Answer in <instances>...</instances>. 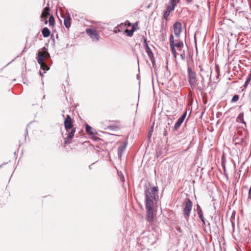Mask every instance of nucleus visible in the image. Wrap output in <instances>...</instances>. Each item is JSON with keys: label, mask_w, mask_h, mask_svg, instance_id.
<instances>
[{"label": "nucleus", "mask_w": 251, "mask_h": 251, "mask_svg": "<svg viewBox=\"0 0 251 251\" xmlns=\"http://www.w3.org/2000/svg\"><path fill=\"white\" fill-rule=\"evenodd\" d=\"M145 204L154 205V203L157 202L159 199L158 187L149 183L148 185L145 187Z\"/></svg>", "instance_id": "f257e3e1"}, {"label": "nucleus", "mask_w": 251, "mask_h": 251, "mask_svg": "<svg viewBox=\"0 0 251 251\" xmlns=\"http://www.w3.org/2000/svg\"><path fill=\"white\" fill-rule=\"evenodd\" d=\"M43 50L45 51V54L39 52L38 56L37 57V60L38 63L40 65L41 69L44 71V73H45L46 71L50 69V67L44 62V60H46L47 62L50 60V55L47 51V50L45 48H43Z\"/></svg>", "instance_id": "f03ea898"}, {"label": "nucleus", "mask_w": 251, "mask_h": 251, "mask_svg": "<svg viewBox=\"0 0 251 251\" xmlns=\"http://www.w3.org/2000/svg\"><path fill=\"white\" fill-rule=\"evenodd\" d=\"M187 72L189 85L192 89H194L197 85L196 73L189 65H188Z\"/></svg>", "instance_id": "7ed1b4c3"}, {"label": "nucleus", "mask_w": 251, "mask_h": 251, "mask_svg": "<svg viewBox=\"0 0 251 251\" xmlns=\"http://www.w3.org/2000/svg\"><path fill=\"white\" fill-rule=\"evenodd\" d=\"M192 206L193 203L192 201L189 199H187L185 201V207L183 210L184 216L187 221L189 220Z\"/></svg>", "instance_id": "20e7f679"}, {"label": "nucleus", "mask_w": 251, "mask_h": 251, "mask_svg": "<svg viewBox=\"0 0 251 251\" xmlns=\"http://www.w3.org/2000/svg\"><path fill=\"white\" fill-rule=\"evenodd\" d=\"M145 207L147 210V220L149 223H152L154 220V205L151 204H145Z\"/></svg>", "instance_id": "39448f33"}, {"label": "nucleus", "mask_w": 251, "mask_h": 251, "mask_svg": "<svg viewBox=\"0 0 251 251\" xmlns=\"http://www.w3.org/2000/svg\"><path fill=\"white\" fill-rule=\"evenodd\" d=\"M64 124L65 128L68 133L72 131L74 129H75V131H76L75 127H74L73 121L69 115H67L64 122Z\"/></svg>", "instance_id": "423d86ee"}, {"label": "nucleus", "mask_w": 251, "mask_h": 251, "mask_svg": "<svg viewBox=\"0 0 251 251\" xmlns=\"http://www.w3.org/2000/svg\"><path fill=\"white\" fill-rule=\"evenodd\" d=\"M86 33L92 38L93 41H98L100 39V35L98 34L96 30L91 28H87L86 29Z\"/></svg>", "instance_id": "0eeeda50"}, {"label": "nucleus", "mask_w": 251, "mask_h": 251, "mask_svg": "<svg viewBox=\"0 0 251 251\" xmlns=\"http://www.w3.org/2000/svg\"><path fill=\"white\" fill-rule=\"evenodd\" d=\"M50 10V8L49 7V3H48L47 6L43 9L40 17L41 21L44 22L45 25H47L48 23L47 19L49 15Z\"/></svg>", "instance_id": "6e6552de"}, {"label": "nucleus", "mask_w": 251, "mask_h": 251, "mask_svg": "<svg viewBox=\"0 0 251 251\" xmlns=\"http://www.w3.org/2000/svg\"><path fill=\"white\" fill-rule=\"evenodd\" d=\"M187 115V110H185L183 114L179 118L175 123L174 126L173 128V130L174 131L177 130L181 126L182 123L184 121Z\"/></svg>", "instance_id": "1a4fd4ad"}, {"label": "nucleus", "mask_w": 251, "mask_h": 251, "mask_svg": "<svg viewBox=\"0 0 251 251\" xmlns=\"http://www.w3.org/2000/svg\"><path fill=\"white\" fill-rule=\"evenodd\" d=\"M174 32L176 37L179 38L182 32V25L179 22H176L173 25Z\"/></svg>", "instance_id": "9d476101"}, {"label": "nucleus", "mask_w": 251, "mask_h": 251, "mask_svg": "<svg viewBox=\"0 0 251 251\" xmlns=\"http://www.w3.org/2000/svg\"><path fill=\"white\" fill-rule=\"evenodd\" d=\"M127 145V142L126 141L122 143V145L119 147L118 150V155L119 158H121L122 157L123 153L126 150Z\"/></svg>", "instance_id": "9b49d317"}, {"label": "nucleus", "mask_w": 251, "mask_h": 251, "mask_svg": "<svg viewBox=\"0 0 251 251\" xmlns=\"http://www.w3.org/2000/svg\"><path fill=\"white\" fill-rule=\"evenodd\" d=\"M145 50H146V52L147 53V54H148L149 57L150 58V59L152 63L153 67H155V58L154 57V55H153L152 51H151L150 48H147V49H146Z\"/></svg>", "instance_id": "f8f14e48"}, {"label": "nucleus", "mask_w": 251, "mask_h": 251, "mask_svg": "<svg viewBox=\"0 0 251 251\" xmlns=\"http://www.w3.org/2000/svg\"><path fill=\"white\" fill-rule=\"evenodd\" d=\"M75 133V129H73L72 131H71L69 133H68V135L64 139V144L68 145L70 144L69 142L70 140H71L74 136Z\"/></svg>", "instance_id": "ddd939ff"}, {"label": "nucleus", "mask_w": 251, "mask_h": 251, "mask_svg": "<svg viewBox=\"0 0 251 251\" xmlns=\"http://www.w3.org/2000/svg\"><path fill=\"white\" fill-rule=\"evenodd\" d=\"M168 123L166 126V127L164 128L163 130V136H166L168 134V132L170 130V126L172 124V120L171 118H168L167 119Z\"/></svg>", "instance_id": "4468645a"}, {"label": "nucleus", "mask_w": 251, "mask_h": 251, "mask_svg": "<svg viewBox=\"0 0 251 251\" xmlns=\"http://www.w3.org/2000/svg\"><path fill=\"white\" fill-rule=\"evenodd\" d=\"M71 18L69 13H68L67 16L64 18V24L65 27L67 28H69L71 26Z\"/></svg>", "instance_id": "2eb2a0df"}, {"label": "nucleus", "mask_w": 251, "mask_h": 251, "mask_svg": "<svg viewBox=\"0 0 251 251\" xmlns=\"http://www.w3.org/2000/svg\"><path fill=\"white\" fill-rule=\"evenodd\" d=\"M236 121L238 123H241L246 126V123L244 120V112H241L237 117Z\"/></svg>", "instance_id": "dca6fc26"}, {"label": "nucleus", "mask_w": 251, "mask_h": 251, "mask_svg": "<svg viewBox=\"0 0 251 251\" xmlns=\"http://www.w3.org/2000/svg\"><path fill=\"white\" fill-rule=\"evenodd\" d=\"M42 33L43 37L45 38H47L49 37V36L50 35V31L48 27H45L43 28L42 30Z\"/></svg>", "instance_id": "f3484780"}, {"label": "nucleus", "mask_w": 251, "mask_h": 251, "mask_svg": "<svg viewBox=\"0 0 251 251\" xmlns=\"http://www.w3.org/2000/svg\"><path fill=\"white\" fill-rule=\"evenodd\" d=\"M173 45L174 48H178L179 51H181L182 48L183 47L184 44L182 41H178V42L175 43Z\"/></svg>", "instance_id": "a211bd4d"}, {"label": "nucleus", "mask_w": 251, "mask_h": 251, "mask_svg": "<svg viewBox=\"0 0 251 251\" xmlns=\"http://www.w3.org/2000/svg\"><path fill=\"white\" fill-rule=\"evenodd\" d=\"M233 140L235 144L240 145L244 141V139L242 138H240L238 137H235L234 136Z\"/></svg>", "instance_id": "6ab92c4d"}, {"label": "nucleus", "mask_w": 251, "mask_h": 251, "mask_svg": "<svg viewBox=\"0 0 251 251\" xmlns=\"http://www.w3.org/2000/svg\"><path fill=\"white\" fill-rule=\"evenodd\" d=\"M85 129L87 133L89 135H94V133L92 131V127L88 125V124L86 125Z\"/></svg>", "instance_id": "aec40b11"}, {"label": "nucleus", "mask_w": 251, "mask_h": 251, "mask_svg": "<svg viewBox=\"0 0 251 251\" xmlns=\"http://www.w3.org/2000/svg\"><path fill=\"white\" fill-rule=\"evenodd\" d=\"M251 81V73L249 74L248 78L246 79V80L244 84V88H246L249 85V84L250 83Z\"/></svg>", "instance_id": "412c9836"}, {"label": "nucleus", "mask_w": 251, "mask_h": 251, "mask_svg": "<svg viewBox=\"0 0 251 251\" xmlns=\"http://www.w3.org/2000/svg\"><path fill=\"white\" fill-rule=\"evenodd\" d=\"M49 23L50 26H53L54 25L55 20L53 15H51L49 16Z\"/></svg>", "instance_id": "4be33fe9"}, {"label": "nucleus", "mask_w": 251, "mask_h": 251, "mask_svg": "<svg viewBox=\"0 0 251 251\" xmlns=\"http://www.w3.org/2000/svg\"><path fill=\"white\" fill-rule=\"evenodd\" d=\"M153 126H154V123L152 125V126H151V127H150V130L149 131V132H148V140H150L151 136H152V132L153 131Z\"/></svg>", "instance_id": "5701e85b"}, {"label": "nucleus", "mask_w": 251, "mask_h": 251, "mask_svg": "<svg viewBox=\"0 0 251 251\" xmlns=\"http://www.w3.org/2000/svg\"><path fill=\"white\" fill-rule=\"evenodd\" d=\"M204 231L206 233H208V232L211 233V232L210 224L208 222H207V224L206 225V226H205V227H204Z\"/></svg>", "instance_id": "b1692460"}, {"label": "nucleus", "mask_w": 251, "mask_h": 251, "mask_svg": "<svg viewBox=\"0 0 251 251\" xmlns=\"http://www.w3.org/2000/svg\"><path fill=\"white\" fill-rule=\"evenodd\" d=\"M126 26V24H124V23H122L120 25H119L116 27V28L117 29L118 32H120L122 31V30Z\"/></svg>", "instance_id": "393cba45"}, {"label": "nucleus", "mask_w": 251, "mask_h": 251, "mask_svg": "<svg viewBox=\"0 0 251 251\" xmlns=\"http://www.w3.org/2000/svg\"><path fill=\"white\" fill-rule=\"evenodd\" d=\"M171 5H169L167 6L166 10L165 11H168L170 13L171 12L174 10L176 6L174 5V4H170Z\"/></svg>", "instance_id": "a878e982"}, {"label": "nucleus", "mask_w": 251, "mask_h": 251, "mask_svg": "<svg viewBox=\"0 0 251 251\" xmlns=\"http://www.w3.org/2000/svg\"><path fill=\"white\" fill-rule=\"evenodd\" d=\"M239 99V96L237 94L234 95L231 99V102H235L237 101Z\"/></svg>", "instance_id": "bb28decb"}, {"label": "nucleus", "mask_w": 251, "mask_h": 251, "mask_svg": "<svg viewBox=\"0 0 251 251\" xmlns=\"http://www.w3.org/2000/svg\"><path fill=\"white\" fill-rule=\"evenodd\" d=\"M180 56L181 58V59L183 61H184L186 59V55H185V50H182L181 49V51H180Z\"/></svg>", "instance_id": "cd10ccee"}, {"label": "nucleus", "mask_w": 251, "mask_h": 251, "mask_svg": "<svg viewBox=\"0 0 251 251\" xmlns=\"http://www.w3.org/2000/svg\"><path fill=\"white\" fill-rule=\"evenodd\" d=\"M126 33V35L128 37H131L133 34V31H132L131 29H126L125 31Z\"/></svg>", "instance_id": "c85d7f7f"}, {"label": "nucleus", "mask_w": 251, "mask_h": 251, "mask_svg": "<svg viewBox=\"0 0 251 251\" xmlns=\"http://www.w3.org/2000/svg\"><path fill=\"white\" fill-rule=\"evenodd\" d=\"M143 42H144L143 45H144V47L145 49L146 50L147 49V48H150L148 44L147 39L145 37H143Z\"/></svg>", "instance_id": "c756f323"}, {"label": "nucleus", "mask_w": 251, "mask_h": 251, "mask_svg": "<svg viewBox=\"0 0 251 251\" xmlns=\"http://www.w3.org/2000/svg\"><path fill=\"white\" fill-rule=\"evenodd\" d=\"M138 29V24H137V23L136 22L135 23L133 24L132 26V27L131 28V29L133 31V32L135 31L136 30H137V29Z\"/></svg>", "instance_id": "7c9ffc66"}, {"label": "nucleus", "mask_w": 251, "mask_h": 251, "mask_svg": "<svg viewBox=\"0 0 251 251\" xmlns=\"http://www.w3.org/2000/svg\"><path fill=\"white\" fill-rule=\"evenodd\" d=\"M169 40H170V46H173V45H174V44L175 42V40H174V37L173 34H171V35L170 36Z\"/></svg>", "instance_id": "2f4dec72"}, {"label": "nucleus", "mask_w": 251, "mask_h": 251, "mask_svg": "<svg viewBox=\"0 0 251 251\" xmlns=\"http://www.w3.org/2000/svg\"><path fill=\"white\" fill-rule=\"evenodd\" d=\"M179 1L180 0H169V4H174V5L176 6Z\"/></svg>", "instance_id": "473e14b6"}, {"label": "nucleus", "mask_w": 251, "mask_h": 251, "mask_svg": "<svg viewBox=\"0 0 251 251\" xmlns=\"http://www.w3.org/2000/svg\"><path fill=\"white\" fill-rule=\"evenodd\" d=\"M170 13L169 12V10L168 11H165L164 12V13H163V18L165 19H167L168 17L169 16Z\"/></svg>", "instance_id": "72a5a7b5"}, {"label": "nucleus", "mask_w": 251, "mask_h": 251, "mask_svg": "<svg viewBox=\"0 0 251 251\" xmlns=\"http://www.w3.org/2000/svg\"><path fill=\"white\" fill-rule=\"evenodd\" d=\"M198 214L199 215V217L200 218V219L201 220H203V219H204L203 216V212L202 211V212H198Z\"/></svg>", "instance_id": "f704fd0d"}, {"label": "nucleus", "mask_w": 251, "mask_h": 251, "mask_svg": "<svg viewBox=\"0 0 251 251\" xmlns=\"http://www.w3.org/2000/svg\"><path fill=\"white\" fill-rule=\"evenodd\" d=\"M170 47H171L172 54H175V53H176V50L175 48L174 47V46H171Z\"/></svg>", "instance_id": "c9c22d12"}, {"label": "nucleus", "mask_w": 251, "mask_h": 251, "mask_svg": "<svg viewBox=\"0 0 251 251\" xmlns=\"http://www.w3.org/2000/svg\"><path fill=\"white\" fill-rule=\"evenodd\" d=\"M248 198L251 200V185L249 190Z\"/></svg>", "instance_id": "e433bc0d"}, {"label": "nucleus", "mask_w": 251, "mask_h": 251, "mask_svg": "<svg viewBox=\"0 0 251 251\" xmlns=\"http://www.w3.org/2000/svg\"><path fill=\"white\" fill-rule=\"evenodd\" d=\"M197 213L199 212H202V209L201 208L200 206L198 204L197 205Z\"/></svg>", "instance_id": "4c0bfd02"}, {"label": "nucleus", "mask_w": 251, "mask_h": 251, "mask_svg": "<svg viewBox=\"0 0 251 251\" xmlns=\"http://www.w3.org/2000/svg\"><path fill=\"white\" fill-rule=\"evenodd\" d=\"M201 222H202V225L203 226H206L207 222H205V219H203V220H201Z\"/></svg>", "instance_id": "58836bf2"}, {"label": "nucleus", "mask_w": 251, "mask_h": 251, "mask_svg": "<svg viewBox=\"0 0 251 251\" xmlns=\"http://www.w3.org/2000/svg\"><path fill=\"white\" fill-rule=\"evenodd\" d=\"M115 128H116L115 126H110L108 127V128L110 130H114Z\"/></svg>", "instance_id": "ea45409f"}, {"label": "nucleus", "mask_w": 251, "mask_h": 251, "mask_svg": "<svg viewBox=\"0 0 251 251\" xmlns=\"http://www.w3.org/2000/svg\"><path fill=\"white\" fill-rule=\"evenodd\" d=\"M28 126V125L27 126V127L26 128V132L25 134V140H26V136L28 135V130H27V127Z\"/></svg>", "instance_id": "a19ab883"}, {"label": "nucleus", "mask_w": 251, "mask_h": 251, "mask_svg": "<svg viewBox=\"0 0 251 251\" xmlns=\"http://www.w3.org/2000/svg\"><path fill=\"white\" fill-rule=\"evenodd\" d=\"M125 24H126V25L127 24V25L129 26H130V25H131V23L129 22H128V21H127Z\"/></svg>", "instance_id": "79ce46f5"}, {"label": "nucleus", "mask_w": 251, "mask_h": 251, "mask_svg": "<svg viewBox=\"0 0 251 251\" xmlns=\"http://www.w3.org/2000/svg\"><path fill=\"white\" fill-rule=\"evenodd\" d=\"M187 3H191L193 1V0H186Z\"/></svg>", "instance_id": "37998d69"}, {"label": "nucleus", "mask_w": 251, "mask_h": 251, "mask_svg": "<svg viewBox=\"0 0 251 251\" xmlns=\"http://www.w3.org/2000/svg\"><path fill=\"white\" fill-rule=\"evenodd\" d=\"M217 67V71L218 72V76H219L220 75V73H219V68L218 67V66H216Z\"/></svg>", "instance_id": "c03bdc74"}, {"label": "nucleus", "mask_w": 251, "mask_h": 251, "mask_svg": "<svg viewBox=\"0 0 251 251\" xmlns=\"http://www.w3.org/2000/svg\"><path fill=\"white\" fill-rule=\"evenodd\" d=\"M94 164V163H92V164H91L90 165H89V169H90V170H91V169H92V165H93Z\"/></svg>", "instance_id": "a18cd8bd"}, {"label": "nucleus", "mask_w": 251, "mask_h": 251, "mask_svg": "<svg viewBox=\"0 0 251 251\" xmlns=\"http://www.w3.org/2000/svg\"><path fill=\"white\" fill-rule=\"evenodd\" d=\"M174 57L176 58V56H177V52L176 53H175V54H173Z\"/></svg>", "instance_id": "49530a36"}, {"label": "nucleus", "mask_w": 251, "mask_h": 251, "mask_svg": "<svg viewBox=\"0 0 251 251\" xmlns=\"http://www.w3.org/2000/svg\"><path fill=\"white\" fill-rule=\"evenodd\" d=\"M121 179L122 180V181H124V178L123 176H122V177H121Z\"/></svg>", "instance_id": "de8ad7c7"}, {"label": "nucleus", "mask_w": 251, "mask_h": 251, "mask_svg": "<svg viewBox=\"0 0 251 251\" xmlns=\"http://www.w3.org/2000/svg\"><path fill=\"white\" fill-rule=\"evenodd\" d=\"M40 75L42 76H43V74L42 73V72L41 71H40Z\"/></svg>", "instance_id": "09e8293b"}, {"label": "nucleus", "mask_w": 251, "mask_h": 251, "mask_svg": "<svg viewBox=\"0 0 251 251\" xmlns=\"http://www.w3.org/2000/svg\"><path fill=\"white\" fill-rule=\"evenodd\" d=\"M178 41H180V40H176V41H175V43L178 42Z\"/></svg>", "instance_id": "8fccbe9b"}, {"label": "nucleus", "mask_w": 251, "mask_h": 251, "mask_svg": "<svg viewBox=\"0 0 251 251\" xmlns=\"http://www.w3.org/2000/svg\"><path fill=\"white\" fill-rule=\"evenodd\" d=\"M2 165H3V164L0 165V168L2 167Z\"/></svg>", "instance_id": "3c124183"}, {"label": "nucleus", "mask_w": 251, "mask_h": 251, "mask_svg": "<svg viewBox=\"0 0 251 251\" xmlns=\"http://www.w3.org/2000/svg\"><path fill=\"white\" fill-rule=\"evenodd\" d=\"M222 162H223V157L222 158Z\"/></svg>", "instance_id": "603ef678"}, {"label": "nucleus", "mask_w": 251, "mask_h": 251, "mask_svg": "<svg viewBox=\"0 0 251 251\" xmlns=\"http://www.w3.org/2000/svg\"><path fill=\"white\" fill-rule=\"evenodd\" d=\"M43 98H44V99H45V96H44Z\"/></svg>", "instance_id": "864d4df0"}]
</instances>
